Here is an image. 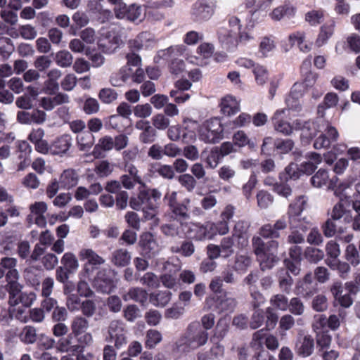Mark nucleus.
Wrapping results in <instances>:
<instances>
[{
    "label": "nucleus",
    "mask_w": 360,
    "mask_h": 360,
    "mask_svg": "<svg viewBox=\"0 0 360 360\" xmlns=\"http://www.w3.org/2000/svg\"><path fill=\"white\" fill-rule=\"evenodd\" d=\"M164 201L169 210L165 217L169 222L160 226L162 234L167 237H181L184 233V226L191 217V214L199 215L201 210L198 207L191 209V199L184 198L182 201L177 200L176 191L167 192L164 196Z\"/></svg>",
    "instance_id": "nucleus-1"
},
{
    "label": "nucleus",
    "mask_w": 360,
    "mask_h": 360,
    "mask_svg": "<svg viewBox=\"0 0 360 360\" xmlns=\"http://www.w3.org/2000/svg\"><path fill=\"white\" fill-rule=\"evenodd\" d=\"M293 126L295 130L301 131V140L305 143L311 140L317 132H321L314 143V147L317 150L328 148L337 141L339 136L338 130L320 116L314 120L296 119L293 121Z\"/></svg>",
    "instance_id": "nucleus-2"
},
{
    "label": "nucleus",
    "mask_w": 360,
    "mask_h": 360,
    "mask_svg": "<svg viewBox=\"0 0 360 360\" xmlns=\"http://www.w3.org/2000/svg\"><path fill=\"white\" fill-rule=\"evenodd\" d=\"M162 197L161 192L157 188H148L144 184L139 188L136 197L129 199V206L134 210H142L146 220L153 219L157 212V201Z\"/></svg>",
    "instance_id": "nucleus-3"
},
{
    "label": "nucleus",
    "mask_w": 360,
    "mask_h": 360,
    "mask_svg": "<svg viewBox=\"0 0 360 360\" xmlns=\"http://www.w3.org/2000/svg\"><path fill=\"white\" fill-rule=\"evenodd\" d=\"M242 25L240 20L232 16L226 27H220L217 32L219 42L227 49H233L238 44V35Z\"/></svg>",
    "instance_id": "nucleus-4"
},
{
    "label": "nucleus",
    "mask_w": 360,
    "mask_h": 360,
    "mask_svg": "<svg viewBox=\"0 0 360 360\" xmlns=\"http://www.w3.org/2000/svg\"><path fill=\"white\" fill-rule=\"evenodd\" d=\"M107 335L105 341L108 343H114L117 349H122L128 342L127 329L125 323L121 320H112L108 327Z\"/></svg>",
    "instance_id": "nucleus-5"
},
{
    "label": "nucleus",
    "mask_w": 360,
    "mask_h": 360,
    "mask_svg": "<svg viewBox=\"0 0 360 360\" xmlns=\"http://www.w3.org/2000/svg\"><path fill=\"white\" fill-rule=\"evenodd\" d=\"M207 303L210 308H212L213 311L219 314L231 313L237 306L236 299L230 296L228 292L223 290L220 295H214L212 297L208 298Z\"/></svg>",
    "instance_id": "nucleus-6"
},
{
    "label": "nucleus",
    "mask_w": 360,
    "mask_h": 360,
    "mask_svg": "<svg viewBox=\"0 0 360 360\" xmlns=\"http://www.w3.org/2000/svg\"><path fill=\"white\" fill-rule=\"evenodd\" d=\"M114 13L117 19H127L136 24L141 22L144 19L142 6L137 4H118L114 8Z\"/></svg>",
    "instance_id": "nucleus-7"
},
{
    "label": "nucleus",
    "mask_w": 360,
    "mask_h": 360,
    "mask_svg": "<svg viewBox=\"0 0 360 360\" xmlns=\"http://www.w3.org/2000/svg\"><path fill=\"white\" fill-rule=\"evenodd\" d=\"M224 128L217 118H212L206 122L200 132V139L205 143H214L223 139Z\"/></svg>",
    "instance_id": "nucleus-8"
},
{
    "label": "nucleus",
    "mask_w": 360,
    "mask_h": 360,
    "mask_svg": "<svg viewBox=\"0 0 360 360\" xmlns=\"http://www.w3.org/2000/svg\"><path fill=\"white\" fill-rule=\"evenodd\" d=\"M215 5L210 0H198L191 7V15L197 22L207 21L214 13Z\"/></svg>",
    "instance_id": "nucleus-9"
},
{
    "label": "nucleus",
    "mask_w": 360,
    "mask_h": 360,
    "mask_svg": "<svg viewBox=\"0 0 360 360\" xmlns=\"http://www.w3.org/2000/svg\"><path fill=\"white\" fill-rule=\"evenodd\" d=\"M142 257L151 259L158 255L160 246L155 236L150 232L143 233L139 242Z\"/></svg>",
    "instance_id": "nucleus-10"
},
{
    "label": "nucleus",
    "mask_w": 360,
    "mask_h": 360,
    "mask_svg": "<svg viewBox=\"0 0 360 360\" xmlns=\"http://www.w3.org/2000/svg\"><path fill=\"white\" fill-rule=\"evenodd\" d=\"M185 333L195 349L205 345L207 342L209 334L198 321L191 323Z\"/></svg>",
    "instance_id": "nucleus-11"
},
{
    "label": "nucleus",
    "mask_w": 360,
    "mask_h": 360,
    "mask_svg": "<svg viewBox=\"0 0 360 360\" xmlns=\"http://www.w3.org/2000/svg\"><path fill=\"white\" fill-rule=\"evenodd\" d=\"M212 227L213 224L202 225L199 223H193L187 221V226H184L186 231H184V234L186 235L188 238L196 240H202L212 237V233L209 229H212Z\"/></svg>",
    "instance_id": "nucleus-12"
},
{
    "label": "nucleus",
    "mask_w": 360,
    "mask_h": 360,
    "mask_svg": "<svg viewBox=\"0 0 360 360\" xmlns=\"http://www.w3.org/2000/svg\"><path fill=\"white\" fill-rule=\"evenodd\" d=\"M233 271V269L227 268L221 272V276H214L210 283V289L214 293H221L224 283L229 285L236 284L237 283V277Z\"/></svg>",
    "instance_id": "nucleus-13"
},
{
    "label": "nucleus",
    "mask_w": 360,
    "mask_h": 360,
    "mask_svg": "<svg viewBox=\"0 0 360 360\" xmlns=\"http://www.w3.org/2000/svg\"><path fill=\"white\" fill-rule=\"evenodd\" d=\"M287 221L286 220L282 217L277 221L274 224H266L263 225L259 231V235L264 238H271V239H276L279 238L282 233L287 228Z\"/></svg>",
    "instance_id": "nucleus-14"
},
{
    "label": "nucleus",
    "mask_w": 360,
    "mask_h": 360,
    "mask_svg": "<svg viewBox=\"0 0 360 360\" xmlns=\"http://www.w3.org/2000/svg\"><path fill=\"white\" fill-rule=\"evenodd\" d=\"M81 260H86L84 269L87 274H90L97 268V266L103 264L105 260L99 256L92 249L85 248L79 252Z\"/></svg>",
    "instance_id": "nucleus-15"
},
{
    "label": "nucleus",
    "mask_w": 360,
    "mask_h": 360,
    "mask_svg": "<svg viewBox=\"0 0 360 360\" xmlns=\"http://www.w3.org/2000/svg\"><path fill=\"white\" fill-rule=\"evenodd\" d=\"M314 345V340L311 335H299L296 339L295 352L301 357H308L313 354Z\"/></svg>",
    "instance_id": "nucleus-16"
},
{
    "label": "nucleus",
    "mask_w": 360,
    "mask_h": 360,
    "mask_svg": "<svg viewBox=\"0 0 360 360\" xmlns=\"http://www.w3.org/2000/svg\"><path fill=\"white\" fill-rule=\"evenodd\" d=\"M286 110L287 109L276 110L271 117V121L276 131L285 136H289L292 133L294 126L284 120Z\"/></svg>",
    "instance_id": "nucleus-17"
},
{
    "label": "nucleus",
    "mask_w": 360,
    "mask_h": 360,
    "mask_svg": "<svg viewBox=\"0 0 360 360\" xmlns=\"http://www.w3.org/2000/svg\"><path fill=\"white\" fill-rule=\"evenodd\" d=\"M18 243V238L11 231L0 232V253L11 255Z\"/></svg>",
    "instance_id": "nucleus-18"
},
{
    "label": "nucleus",
    "mask_w": 360,
    "mask_h": 360,
    "mask_svg": "<svg viewBox=\"0 0 360 360\" xmlns=\"http://www.w3.org/2000/svg\"><path fill=\"white\" fill-rule=\"evenodd\" d=\"M53 96L43 97L40 105L46 110H52L56 105L70 103L69 96L64 93H56Z\"/></svg>",
    "instance_id": "nucleus-19"
},
{
    "label": "nucleus",
    "mask_w": 360,
    "mask_h": 360,
    "mask_svg": "<svg viewBox=\"0 0 360 360\" xmlns=\"http://www.w3.org/2000/svg\"><path fill=\"white\" fill-rule=\"evenodd\" d=\"M72 146V138L68 134L58 137L51 145V153L62 155L66 153Z\"/></svg>",
    "instance_id": "nucleus-20"
},
{
    "label": "nucleus",
    "mask_w": 360,
    "mask_h": 360,
    "mask_svg": "<svg viewBox=\"0 0 360 360\" xmlns=\"http://www.w3.org/2000/svg\"><path fill=\"white\" fill-rule=\"evenodd\" d=\"M310 182L314 187L322 188L327 186L331 188L334 184V178L330 179L328 172L325 169H319L310 179Z\"/></svg>",
    "instance_id": "nucleus-21"
},
{
    "label": "nucleus",
    "mask_w": 360,
    "mask_h": 360,
    "mask_svg": "<svg viewBox=\"0 0 360 360\" xmlns=\"http://www.w3.org/2000/svg\"><path fill=\"white\" fill-rule=\"evenodd\" d=\"M120 38L117 35L103 37L98 41L99 49L105 53H113L120 46Z\"/></svg>",
    "instance_id": "nucleus-22"
},
{
    "label": "nucleus",
    "mask_w": 360,
    "mask_h": 360,
    "mask_svg": "<svg viewBox=\"0 0 360 360\" xmlns=\"http://www.w3.org/2000/svg\"><path fill=\"white\" fill-rule=\"evenodd\" d=\"M19 279V273L18 270H13L7 272L6 274V290L9 292V295L15 297L21 292V285L18 282Z\"/></svg>",
    "instance_id": "nucleus-23"
},
{
    "label": "nucleus",
    "mask_w": 360,
    "mask_h": 360,
    "mask_svg": "<svg viewBox=\"0 0 360 360\" xmlns=\"http://www.w3.org/2000/svg\"><path fill=\"white\" fill-rule=\"evenodd\" d=\"M57 349L60 352H67L70 354L79 353L82 352V346L73 344V338L72 334L65 338H60L57 343Z\"/></svg>",
    "instance_id": "nucleus-24"
},
{
    "label": "nucleus",
    "mask_w": 360,
    "mask_h": 360,
    "mask_svg": "<svg viewBox=\"0 0 360 360\" xmlns=\"http://www.w3.org/2000/svg\"><path fill=\"white\" fill-rule=\"evenodd\" d=\"M59 183L60 188L70 189L75 187L79 181V176L73 169L64 170L60 176Z\"/></svg>",
    "instance_id": "nucleus-25"
},
{
    "label": "nucleus",
    "mask_w": 360,
    "mask_h": 360,
    "mask_svg": "<svg viewBox=\"0 0 360 360\" xmlns=\"http://www.w3.org/2000/svg\"><path fill=\"white\" fill-rule=\"evenodd\" d=\"M330 216V218H332L333 220H342L345 224L351 223L352 218L351 212L345 208V205L342 200L334 205L331 211Z\"/></svg>",
    "instance_id": "nucleus-26"
},
{
    "label": "nucleus",
    "mask_w": 360,
    "mask_h": 360,
    "mask_svg": "<svg viewBox=\"0 0 360 360\" xmlns=\"http://www.w3.org/2000/svg\"><path fill=\"white\" fill-rule=\"evenodd\" d=\"M131 256L126 249L119 248L112 252L110 262L117 267H124L130 264Z\"/></svg>",
    "instance_id": "nucleus-27"
},
{
    "label": "nucleus",
    "mask_w": 360,
    "mask_h": 360,
    "mask_svg": "<svg viewBox=\"0 0 360 360\" xmlns=\"http://www.w3.org/2000/svg\"><path fill=\"white\" fill-rule=\"evenodd\" d=\"M153 35L148 32H141L135 39L130 41L131 47L136 50L148 49L153 43Z\"/></svg>",
    "instance_id": "nucleus-28"
},
{
    "label": "nucleus",
    "mask_w": 360,
    "mask_h": 360,
    "mask_svg": "<svg viewBox=\"0 0 360 360\" xmlns=\"http://www.w3.org/2000/svg\"><path fill=\"white\" fill-rule=\"evenodd\" d=\"M221 110L223 114L230 116L240 111V104L236 98L226 96L221 100Z\"/></svg>",
    "instance_id": "nucleus-29"
},
{
    "label": "nucleus",
    "mask_w": 360,
    "mask_h": 360,
    "mask_svg": "<svg viewBox=\"0 0 360 360\" xmlns=\"http://www.w3.org/2000/svg\"><path fill=\"white\" fill-rule=\"evenodd\" d=\"M122 298L126 302L134 300L143 304L148 299V292L146 290L139 287L131 288L127 293L122 295Z\"/></svg>",
    "instance_id": "nucleus-30"
},
{
    "label": "nucleus",
    "mask_w": 360,
    "mask_h": 360,
    "mask_svg": "<svg viewBox=\"0 0 360 360\" xmlns=\"http://www.w3.org/2000/svg\"><path fill=\"white\" fill-rule=\"evenodd\" d=\"M257 258L262 271L273 268L278 261L276 252H269L268 251L259 255Z\"/></svg>",
    "instance_id": "nucleus-31"
},
{
    "label": "nucleus",
    "mask_w": 360,
    "mask_h": 360,
    "mask_svg": "<svg viewBox=\"0 0 360 360\" xmlns=\"http://www.w3.org/2000/svg\"><path fill=\"white\" fill-rule=\"evenodd\" d=\"M252 259L246 254H236L234 257L233 270L239 274H244L251 266Z\"/></svg>",
    "instance_id": "nucleus-32"
},
{
    "label": "nucleus",
    "mask_w": 360,
    "mask_h": 360,
    "mask_svg": "<svg viewBox=\"0 0 360 360\" xmlns=\"http://www.w3.org/2000/svg\"><path fill=\"white\" fill-rule=\"evenodd\" d=\"M288 224L290 229H297L303 233L309 230L311 226L309 219L307 217H303L302 214L288 217Z\"/></svg>",
    "instance_id": "nucleus-33"
},
{
    "label": "nucleus",
    "mask_w": 360,
    "mask_h": 360,
    "mask_svg": "<svg viewBox=\"0 0 360 360\" xmlns=\"http://www.w3.org/2000/svg\"><path fill=\"white\" fill-rule=\"evenodd\" d=\"M248 227L249 224L245 221H238L234 226L231 236L238 240V243L241 245V248L245 246L248 243V240L245 234Z\"/></svg>",
    "instance_id": "nucleus-34"
},
{
    "label": "nucleus",
    "mask_w": 360,
    "mask_h": 360,
    "mask_svg": "<svg viewBox=\"0 0 360 360\" xmlns=\"http://www.w3.org/2000/svg\"><path fill=\"white\" fill-rule=\"evenodd\" d=\"M338 101V96L335 93H328L325 96L323 102L318 105V115L324 117L326 110L336 106Z\"/></svg>",
    "instance_id": "nucleus-35"
},
{
    "label": "nucleus",
    "mask_w": 360,
    "mask_h": 360,
    "mask_svg": "<svg viewBox=\"0 0 360 360\" xmlns=\"http://www.w3.org/2000/svg\"><path fill=\"white\" fill-rule=\"evenodd\" d=\"M233 142L236 147L241 148L248 146L251 150L255 149L257 142L255 139H250L243 131H238L233 134Z\"/></svg>",
    "instance_id": "nucleus-36"
},
{
    "label": "nucleus",
    "mask_w": 360,
    "mask_h": 360,
    "mask_svg": "<svg viewBox=\"0 0 360 360\" xmlns=\"http://www.w3.org/2000/svg\"><path fill=\"white\" fill-rule=\"evenodd\" d=\"M89 327V322L85 317L76 316L71 322L72 334L77 337L86 332Z\"/></svg>",
    "instance_id": "nucleus-37"
},
{
    "label": "nucleus",
    "mask_w": 360,
    "mask_h": 360,
    "mask_svg": "<svg viewBox=\"0 0 360 360\" xmlns=\"http://www.w3.org/2000/svg\"><path fill=\"white\" fill-rule=\"evenodd\" d=\"M77 143L80 150L87 151L94 143V136L90 131H84L77 136Z\"/></svg>",
    "instance_id": "nucleus-38"
},
{
    "label": "nucleus",
    "mask_w": 360,
    "mask_h": 360,
    "mask_svg": "<svg viewBox=\"0 0 360 360\" xmlns=\"http://www.w3.org/2000/svg\"><path fill=\"white\" fill-rule=\"evenodd\" d=\"M302 175L298 165L295 163L289 164L285 168L284 172L280 174V179L282 181H288L289 180H297Z\"/></svg>",
    "instance_id": "nucleus-39"
},
{
    "label": "nucleus",
    "mask_w": 360,
    "mask_h": 360,
    "mask_svg": "<svg viewBox=\"0 0 360 360\" xmlns=\"http://www.w3.org/2000/svg\"><path fill=\"white\" fill-rule=\"evenodd\" d=\"M172 293L168 290H162L151 293L150 302L156 307H165L171 300Z\"/></svg>",
    "instance_id": "nucleus-40"
},
{
    "label": "nucleus",
    "mask_w": 360,
    "mask_h": 360,
    "mask_svg": "<svg viewBox=\"0 0 360 360\" xmlns=\"http://www.w3.org/2000/svg\"><path fill=\"white\" fill-rule=\"evenodd\" d=\"M24 277L27 283L37 288L40 285L41 271L37 268L30 266L25 269L24 271Z\"/></svg>",
    "instance_id": "nucleus-41"
},
{
    "label": "nucleus",
    "mask_w": 360,
    "mask_h": 360,
    "mask_svg": "<svg viewBox=\"0 0 360 360\" xmlns=\"http://www.w3.org/2000/svg\"><path fill=\"white\" fill-rule=\"evenodd\" d=\"M115 143L112 137L105 136L98 140V143L94 146L93 154L97 157L101 155V150L109 151L114 148Z\"/></svg>",
    "instance_id": "nucleus-42"
},
{
    "label": "nucleus",
    "mask_w": 360,
    "mask_h": 360,
    "mask_svg": "<svg viewBox=\"0 0 360 360\" xmlns=\"http://www.w3.org/2000/svg\"><path fill=\"white\" fill-rule=\"evenodd\" d=\"M306 198L304 195L298 196L293 202L290 203L287 212L288 217H295L302 214L305 208Z\"/></svg>",
    "instance_id": "nucleus-43"
},
{
    "label": "nucleus",
    "mask_w": 360,
    "mask_h": 360,
    "mask_svg": "<svg viewBox=\"0 0 360 360\" xmlns=\"http://www.w3.org/2000/svg\"><path fill=\"white\" fill-rule=\"evenodd\" d=\"M235 238L233 236L224 237L220 242L219 248L222 258L227 259L234 253Z\"/></svg>",
    "instance_id": "nucleus-44"
},
{
    "label": "nucleus",
    "mask_w": 360,
    "mask_h": 360,
    "mask_svg": "<svg viewBox=\"0 0 360 360\" xmlns=\"http://www.w3.org/2000/svg\"><path fill=\"white\" fill-rule=\"evenodd\" d=\"M316 283H307L298 281L295 287V293L304 297L312 296L317 290Z\"/></svg>",
    "instance_id": "nucleus-45"
},
{
    "label": "nucleus",
    "mask_w": 360,
    "mask_h": 360,
    "mask_svg": "<svg viewBox=\"0 0 360 360\" xmlns=\"http://www.w3.org/2000/svg\"><path fill=\"white\" fill-rule=\"evenodd\" d=\"M335 27V22L331 21L329 23H326L323 25L321 28V32L316 39V44L318 46H321L324 44L327 40L333 35Z\"/></svg>",
    "instance_id": "nucleus-46"
},
{
    "label": "nucleus",
    "mask_w": 360,
    "mask_h": 360,
    "mask_svg": "<svg viewBox=\"0 0 360 360\" xmlns=\"http://www.w3.org/2000/svg\"><path fill=\"white\" fill-rule=\"evenodd\" d=\"M105 269L99 271L97 276L94 281V285L98 290L103 293H110L113 286V281L112 279H105L104 282H101L102 275L105 274Z\"/></svg>",
    "instance_id": "nucleus-47"
},
{
    "label": "nucleus",
    "mask_w": 360,
    "mask_h": 360,
    "mask_svg": "<svg viewBox=\"0 0 360 360\" xmlns=\"http://www.w3.org/2000/svg\"><path fill=\"white\" fill-rule=\"evenodd\" d=\"M278 282L281 290L286 293L289 294L291 291V288L293 284V279L290 276L288 271L285 269H281L278 273Z\"/></svg>",
    "instance_id": "nucleus-48"
},
{
    "label": "nucleus",
    "mask_w": 360,
    "mask_h": 360,
    "mask_svg": "<svg viewBox=\"0 0 360 360\" xmlns=\"http://www.w3.org/2000/svg\"><path fill=\"white\" fill-rule=\"evenodd\" d=\"M171 251L173 253L180 254L184 257H191L195 252V246L193 242L184 240L180 246H172Z\"/></svg>",
    "instance_id": "nucleus-49"
},
{
    "label": "nucleus",
    "mask_w": 360,
    "mask_h": 360,
    "mask_svg": "<svg viewBox=\"0 0 360 360\" xmlns=\"http://www.w3.org/2000/svg\"><path fill=\"white\" fill-rule=\"evenodd\" d=\"M19 338L25 344H34L37 340V330L34 326H26L22 328Z\"/></svg>",
    "instance_id": "nucleus-50"
},
{
    "label": "nucleus",
    "mask_w": 360,
    "mask_h": 360,
    "mask_svg": "<svg viewBox=\"0 0 360 360\" xmlns=\"http://www.w3.org/2000/svg\"><path fill=\"white\" fill-rule=\"evenodd\" d=\"M295 8L290 4L280 6L273 10L270 13L271 18L274 20H281L285 15H293Z\"/></svg>",
    "instance_id": "nucleus-51"
},
{
    "label": "nucleus",
    "mask_w": 360,
    "mask_h": 360,
    "mask_svg": "<svg viewBox=\"0 0 360 360\" xmlns=\"http://www.w3.org/2000/svg\"><path fill=\"white\" fill-rule=\"evenodd\" d=\"M130 77V74L124 68H121L119 72L112 73L110 77V82L113 86L120 87Z\"/></svg>",
    "instance_id": "nucleus-52"
},
{
    "label": "nucleus",
    "mask_w": 360,
    "mask_h": 360,
    "mask_svg": "<svg viewBox=\"0 0 360 360\" xmlns=\"http://www.w3.org/2000/svg\"><path fill=\"white\" fill-rule=\"evenodd\" d=\"M16 266L17 259L15 258L8 257H3L0 261V279L6 276L7 272L17 270L15 269Z\"/></svg>",
    "instance_id": "nucleus-53"
},
{
    "label": "nucleus",
    "mask_w": 360,
    "mask_h": 360,
    "mask_svg": "<svg viewBox=\"0 0 360 360\" xmlns=\"http://www.w3.org/2000/svg\"><path fill=\"white\" fill-rule=\"evenodd\" d=\"M63 267L68 269L69 272L74 273L79 266L78 261L74 254L66 252L61 259Z\"/></svg>",
    "instance_id": "nucleus-54"
},
{
    "label": "nucleus",
    "mask_w": 360,
    "mask_h": 360,
    "mask_svg": "<svg viewBox=\"0 0 360 360\" xmlns=\"http://www.w3.org/2000/svg\"><path fill=\"white\" fill-rule=\"evenodd\" d=\"M178 181L188 192H193L197 186L196 179L190 174H181L178 177Z\"/></svg>",
    "instance_id": "nucleus-55"
},
{
    "label": "nucleus",
    "mask_w": 360,
    "mask_h": 360,
    "mask_svg": "<svg viewBox=\"0 0 360 360\" xmlns=\"http://www.w3.org/2000/svg\"><path fill=\"white\" fill-rule=\"evenodd\" d=\"M288 302V297L283 294H276L270 299V303L275 309L283 311L289 308Z\"/></svg>",
    "instance_id": "nucleus-56"
},
{
    "label": "nucleus",
    "mask_w": 360,
    "mask_h": 360,
    "mask_svg": "<svg viewBox=\"0 0 360 360\" xmlns=\"http://www.w3.org/2000/svg\"><path fill=\"white\" fill-rule=\"evenodd\" d=\"M195 349L186 333L175 343L174 350L177 352L187 353Z\"/></svg>",
    "instance_id": "nucleus-57"
},
{
    "label": "nucleus",
    "mask_w": 360,
    "mask_h": 360,
    "mask_svg": "<svg viewBox=\"0 0 360 360\" xmlns=\"http://www.w3.org/2000/svg\"><path fill=\"white\" fill-rule=\"evenodd\" d=\"M184 51V46H170L166 49L159 51L158 52V57L169 60L176 56L181 55Z\"/></svg>",
    "instance_id": "nucleus-58"
},
{
    "label": "nucleus",
    "mask_w": 360,
    "mask_h": 360,
    "mask_svg": "<svg viewBox=\"0 0 360 360\" xmlns=\"http://www.w3.org/2000/svg\"><path fill=\"white\" fill-rule=\"evenodd\" d=\"M304 257L311 263H317L324 257L323 250L313 248L307 247L304 252Z\"/></svg>",
    "instance_id": "nucleus-59"
},
{
    "label": "nucleus",
    "mask_w": 360,
    "mask_h": 360,
    "mask_svg": "<svg viewBox=\"0 0 360 360\" xmlns=\"http://www.w3.org/2000/svg\"><path fill=\"white\" fill-rule=\"evenodd\" d=\"M146 347L149 349L155 347L162 340V334L157 330L150 329L146 333Z\"/></svg>",
    "instance_id": "nucleus-60"
},
{
    "label": "nucleus",
    "mask_w": 360,
    "mask_h": 360,
    "mask_svg": "<svg viewBox=\"0 0 360 360\" xmlns=\"http://www.w3.org/2000/svg\"><path fill=\"white\" fill-rule=\"evenodd\" d=\"M288 310L295 316H302L304 313V305L300 298L295 297L291 298L288 302Z\"/></svg>",
    "instance_id": "nucleus-61"
},
{
    "label": "nucleus",
    "mask_w": 360,
    "mask_h": 360,
    "mask_svg": "<svg viewBox=\"0 0 360 360\" xmlns=\"http://www.w3.org/2000/svg\"><path fill=\"white\" fill-rule=\"evenodd\" d=\"M14 51L12 40L8 37H0V56L8 58Z\"/></svg>",
    "instance_id": "nucleus-62"
},
{
    "label": "nucleus",
    "mask_w": 360,
    "mask_h": 360,
    "mask_svg": "<svg viewBox=\"0 0 360 360\" xmlns=\"http://www.w3.org/2000/svg\"><path fill=\"white\" fill-rule=\"evenodd\" d=\"M72 60L73 57L68 51H60L56 55V63L62 68L70 67Z\"/></svg>",
    "instance_id": "nucleus-63"
},
{
    "label": "nucleus",
    "mask_w": 360,
    "mask_h": 360,
    "mask_svg": "<svg viewBox=\"0 0 360 360\" xmlns=\"http://www.w3.org/2000/svg\"><path fill=\"white\" fill-rule=\"evenodd\" d=\"M140 283L150 288H157L160 285V278L153 272H146L140 278Z\"/></svg>",
    "instance_id": "nucleus-64"
}]
</instances>
